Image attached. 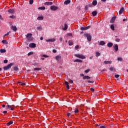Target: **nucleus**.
I'll return each mask as SVG.
<instances>
[{
	"mask_svg": "<svg viewBox=\"0 0 128 128\" xmlns=\"http://www.w3.org/2000/svg\"><path fill=\"white\" fill-rule=\"evenodd\" d=\"M70 113L67 114V116H68V118L70 117Z\"/></svg>",
	"mask_w": 128,
	"mask_h": 128,
	"instance_id": "680f3d73",
	"label": "nucleus"
},
{
	"mask_svg": "<svg viewBox=\"0 0 128 128\" xmlns=\"http://www.w3.org/2000/svg\"><path fill=\"white\" fill-rule=\"evenodd\" d=\"M116 20V17H112V18L110 20V24H114Z\"/></svg>",
	"mask_w": 128,
	"mask_h": 128,
	"instance_id": "f8f14e48",
	"label": "nucleus"
},
{
	"mask_svg": "<svg viewBox=\"0 0 128 128\" xmlns=\"http://www.w3.org/2000/svg\"><path fill=\"white\" fill-rule=\"evenodd\" d=\"M117 81H118V82H120V78H117Z\"/></svg>",
	"mask_w": 128,
	"mask_h": 128,
	"instance_id": "69168bd1",
	"label": "nucleus"
},
{
	"mask_svg": "<svg viewBox=\"0 0 128 128\" xmlns=\"http://www.w3.org/2000/svg\"><path fill=\"white\" fill-rule=\"evenodd\" d=\"M90 70H86L84 71V72H86V74H88V72H90Z\"/></svg>",
	"mask_w": 128,
	"mask_h": 128,
	"instance_id": "de8ad7c7",
	"label": "nucleus"
},
{
	"mask_svg": "<svg viewBox=\"0 0 128 128\" xmlns=\"http://www.w3.org/2000/svg\"><path fill=\"white\" fill-rule=\"evenodd\" d=\"M52 52H53V53L55 54L57 52V50H53Z\"/></svg>",
	"mask_w": 128,
	"mask_h": 128,
	"instance_id": "6e6d98bb",
	"label": "nucleus"
},
{
	"mask_svg": "<svg viewBox=\"0 0 128 128\" xmlns=\"http://www.w3.org/2000/svg\"><path fill=\"white\" fill-rule=\"evenodd\" d=\"M74 62H82V60L80 59H76V60H74Z\"/></svg>",
	"mask_w": 128,
	"mask_h": 128,
	"instance_id": "4468645a",
	"label": "nucleus"
},
{
	"mask_svg": "<svg viewBox=\"0 0 128 128\" xmlns=\"http://www.w3.org/2000/svg\"><path fill=\"white\" fill-rule=\"evenodd\" d=\"M96 4H98V2L96 0H94L92 2V6H96Z\"/></svg>",
	"mask_w": 128,
	"mask_h": 128,
	"instance_id": "aec40b11",
	"label": "nucleus"
},
{
	"mask_svg": "<svg viewBox=\"0 0 128 128\" xmlns=\"http://www.w3.org/2000/svg\"><path fill=\"white\" fill-rule=\"evenodd\" d=\"M68 46H72V42L70 40H68Z\"/></svg>",
	"mask_w": 128,
	"mask_h": 128,
	"instance_id": "4c0bfd02",
	"label": "nucleus"
},
{
	"mask_svg": "<svg viewBox=\"0 0 128 128\" xmlns=\"http://www.w3.org/2000/svg\"><path fill=\"white\" fill-rule=\"evenodd\" d=\"M10 31L9 32H7V34H5L4 35V36H3V38H5L6 37V36H8V34H10Z\"/></svg>",
	"mask_w": 128,
	"mask_h": 128,
	"instance_id": "2f4dec72",
	"label": "nucleus"
},
{
	"mask_svg": "<svg viewBox=\"0 0 128 128\" xmlns=\"http://www.w3.org/2000/svg\"><path fill=\"white\" fill-rule=\"evenodd\" d=\"M20 86H26V83L21 84H20Z\"/></svg>",
	"mask_w": 128,
	"mask_h": 128,
	"instance_id": "bf43d9fd",
	"label": "nucleus"
},
{
	"mask_svg": "<svg viewBox=\"0 0 128 128\" xmlns=\"http://www.w3.org/2000/svg\"><path fill=\"white\" fill-rule=\"evenodd\" d=\"M14 123L12 121H10L9 122L7 123V126H9L10 124H12Z\"/></svg>",
	"mask_w": 128,
	"mask_h": 128,
	"instance_id": "c85d7f7f",
	"label": "nucleus"
},
{
	"mask_svg": "<svg viewBox=\"0 0 128 128\" xmlns=\"http://www.w3.org/2000/svg\"><path fill=\"white\" fill-rule=\"evenodd\" d=\"M114 77H115V78H119V77H120V75H119V74H115Z\"/></svg>",
	"mask_w": 128,
	"mask_h": 128,
	"instance_id": "79ce46f5",
	"label": "nucleus"
},
{
	"mask_svg": "<svg viewBox=\"0 0 128 128\" xmlns=\"http://www.w3.org/2000/svg\"><path fill=\"white\" fill-rule=\"evenodd\" d=\"M118 60L119 62H122L123 60V58H122L119 57L118 58Z\"/></svg>",
	"mask_w": 128,
	"mask_h": 128,
	"instance_id": "72a5a7b5",
	"label": "nucleus"
},
{
	"mask_svg": "<svg viewBox=\"0 0 128 128\" xmlns=\"http://www.w3.org/2000/svg\"><path fill=\"white\" fill-rule=\"evenodd\" d=\"M109 70H110V72H113V70H115V68H110Z\"/></svg>",
	"mask_w": 128,
	"mask_h": 128,
	"instance_id": "37998d69",
	"label": "nucleus"
},
{
	"mask_svg": "<svg viewBox=\"0 0 128 128\" xmlns=\"http://www.w3.org/2000/svg\"><path fill=\"white\" fill-rule=\"evenodd\" d=\"M99 128H106V126H101Z\"/></svg>",
	"mask_w": 128,
	"mask_h": 128,
	"instance_id": "8fccbe9b",
	"label": "nucleus"
},
{
	"mask_svg": "<svg viewBox=\"0 0 128 128\" xmlns=\"http://www.w3.org/2000/svg\"><path fill=\"white\" fill-rule=\"evenodd\" d=\"M60 58H61V56H56V60H59V59Z\"/></svg>",
	"mask_w": 128,
	"mask_h": 128,
	"instance_id": "c9c22d12",
	"label": "nucleus"
},
{
	"mask_svg": "<svg viewBox=\"0 0 128 128\" xmlns=\"http://www.w3.org/2000/svg\"><path fill=\"white\" fill-rule=\"evenodd\" d=\"M90 91L94 92V88H90Z\"/></svg>",
	"mask_w": 128,
	"mask_h": 128,
	"instance_id": "5fc2aeb1",
	"label": "nucleus"
},
{
	"mask_svg": "<svg viewBox=\"0 0 128 128\" xmlns=\"http://www.w3.org/2000/svg\"><path fill=\"white\" fill-rule=\"evenodd\" d=\"M38 10H46V7L44 6L39 7L38 8Z\"/></svg>",
	"mask_w": 128,
	"mask_h": 128,
	"instance_id": "b1692460",
	"label": "nucleus"
},
{
	"mask_svg": "<svg viewBox=\"0 0 128 128\" xmlns=\"http://www.w3.org/2000/svg\"><path fill=\"white\" fill-rule=\"evenodd\" d=\"M88 84H94V82L93 81H90V80H88Z\"/></svg>",
	"mask_w": 128,
	"mask_h": 128,
	"instance_id": "49530a36",
	"label": "nucleus"
},
{
	"mask_svg": "<svg viewBox=\"0 0 128 128\" xmlns=\"http://www.w3.org/2000/svg\"><path fill=\"white\" fill-rule=\"evenodd\" d=\"M29 46L30 48H34L36 46V44L34 43H30V44Z\"/></svg>",
	"mask_w": 128,
	"mask_h": 128,
	"instance_id": "1a4fd4ad",
	"label": "nucleus"
},
{
	"mask_svg": "<svg viewBox=\"0 0 128 128\" xmlns=\"http://www.w3.org/2000/svg\"><path fill=\"white\" fill-rule=\"evenodd\" d=\"M71 18L72 17H68V20H70V21H72V20H70Z\"/></svg>",
	"mask_w": 128,
	"mask_h": 128,
	"instance_id": "e2e57ef3",
	"label": "nucleus"
},
{
	"mask_svg": "<svg viewBox=\"0 0 128 128\" xmlns=\"http://www.w3.org/2000/svg\"><path fill=\"white\" fill-rule=\"evenodd\" d=\"M90 28V26H88L86 27L82 26L80 27L81 30H86Z\"/></svg>",
	"mask_w": 128,
	"mask_h": 128,
	"instance_id": "39448f33",
	"label": "nucleus"
},
{
	"mask_svg": "<svg viewBox=\"0 0 128 128\" xmlns=\"http://www.w3.org/2000/svg\"><path fill=\"white\" fill-rule=\"evenodd\" d=\"M2 44H8L7 40H2Z\"/></svg>",
	"mask_w": 128,
	"mask_h": 128,
	"instance_id": "a878e982",
	"label": "nucleus"
},
{
	"mask_svg": "<svg viewBox=\"0 0 128 128\" xmlns=\"http://www.w3.org/2000/svg\"><path fill=\"white\" fill-rule=\"evenodd\" d=\"M104 44H105V42H104V41H101L100 42H99V45L101 46H103Z\"/></svg>",
	"mask_w": 128,
	"mask_h": 128,
	"instance_id": "4be33fe9",
	"label": "nucleus"
},
{
	"mask_svg": "<svg viewBox=\"0 0 128 128\" xmlns=\"http://www.w3.org/2000/svg\"><path fill=\"white\" fill-rule=\"evenodd\" d=\"M32 54H34V53L32 52H28V56H32Z\"/></svg>",
	"mask_w": 128,
	"mask_h": 128,
	"instance_id": "c03bdc74",
	"label": "nucleus"
},
{
	"mask_svg": "<svg viewBox=\"0 0 128 128\" xmlns=\"http://www.w3.org/2000/svg\"><path fill=\"white\" fill-rule=\"evenodd\" d=\"M110 28H111V30H114V25L113 24H111V26H110Z\"/></svg>",
	"mask_w": 128,
	"mask_h": 128,
	"instance_id": "473e14b6",
	"label": "nucleus"
},
{
	"mask_svg": "<svg viewBox=\"0 0 128 128\" xmlns=\"http://www.w3.org/2000/svg\"><path fill=\"white\" fill-rule=\"evenodd\" d=\"M4 18H3L2 17H0V20H3Z\"/></svg>",
	"mask_w": 128,
	"mask_h": 128,
	"instance_id": "338daca9",
	"label": "nucleus"
},
{
	"mask_svg": "<svg viewBox=\"0 0 128 128\" xmlns=\"http://www.w3.org/2000/svg\"><path fill=\"white\" fill-rule=\"evenodd\" d=\"M8 12L10 14H14V12H16V10L14 9H10L8 10Z\"/></svg>",
	"mask_w": 128,
	"mask_h": 128,
	"instance_id": "423d86ee",
	"label": "nucleus"
},
{
	"mask_svg": "<svg viewBox=\"0 0 128 128\" xmlns=\"http://www.w3.org/2000/svg\"><path fill=\"white\" fill-rule=\"evenodd\" d=\"M37 30L40 31L42 30V28L41 26H38L37 27Z\"/></svg>",
	"mask_w": 128,
	"mask_h": 128,
	"instance_id": "f704fd0d",
	"label": "nucleus"
},
{
	"mask_svg": "<svg viewBox=\"0 0 128 128\" xmlns=\"http://www.w3.org/2000/svg\"><path fill=\"white\" fill-rule=\"evenodd\" d=\"M90 76H84L83 77L84 80H90Z\"/></svg>",
	"mask_w": 128,
	"mask_h": 128,
	"instance_id": "f3484780",
	"label": "nucleus"
},
{
	"mask_svg": "<svg viewBox=\"0 0 128 128\" xmlns=\"http://www.w3.org/2000/svg\"><path fill=\"white\" fill-rule=\"evenodd\" d=\"M70 2V0H66L64 2V4H66L67 6V4H69Z\"/></svg>",
	"mask_w": 128,
	"mask_h": 128,
	"instance_id": "2eb2a0df",
	"label": "nucleus"
},
{
	"mask_svg": "<svg viewBox=\"0 0 128 128\" xmlns=\"http://www.w3.org/2000/svg\"><path fill=\"white\" fill-rule=\"evenodd\" d=\"M0 52H1V54H4L5 52H6V50L1 49L0 50Z\"/></svg>",
	"mask_w": 128,
	"mask_h": 128,
	"instance_id": "412c9836",
	"label": "nucleus"
},
{
	"mask_svg": "<svg viewBox=\"0 0 128 128\" xmlns=\"http://www.w3.org/2000/svg\"><path fill=\"white\" fill-rule=\"evenodd\" d=\"M44 6H52V2H46L44 3Z\"/></svg>",
	"mask_w": 128,
	"mask_h": 128,
	"instance_id": "ddd939ff",
	"label": "nucleus"
},
{
	"mask_svg": "<svg viewBox=\"0 0 128 128\" xmlns=\"http://www.w3.org/2000/svg\"><path fill=\"white\" fill-rule=\"evenodd\" d=\"M124 12V7H122L119 11V14H122Z\"/></svg>",
	"mask_w": 128,
	"mask_h": 128,
	"instance_id": "9b49d317",
	"label": "nucleus"
},
{
	"mask_svg": "<svg viewBox=\"0 0 128 128\" xmlns=\"http://www.w3.org/2000/svg\"><path fill=\"white\" fill-rule=\"evenodd\" d=\"M114 49L115 50V51L117 52L118 50V44H115V46H114Z\"/></svg>",
	"mask_w": 128,
	"mask_h": 128,
	"instance_id": "a211bd4d",
	"label": "nucleus"
},
{
	"mask_svg": "<svg viewBox=\"0 0 128 128\" xmlns=\"http://www.w3.org/2000/svg\"><path fill=\"white\" fill-rule=\"evenodd\" d=\"M68 82H70V84H72L74 82L72 81V80H70L68 81Z\"/></svg>",
	"mask_w": 128,
	"mask_h": 128,
	"instance_id": "603ef678",
	"label": "nucleus"
},
{
	"mask_svg": "<svg viewBox=\"0 0 128 128\" xmlns=\"http://www.w3.org/2000/svg\"><path fill=\"white\" fill-rule=\"evenodd\" d=\"M11 106L10 105H8L7 106V108H12V107H10Z\"/></svg>",
	"mask_w": 128,
	"mask_h": 128,
	"instance_id": "052dcab7",
	"label": "nucleus"
},
{
	"mask_svg": "<svg viewBox=\"0 0 128 128\" xmlns=\"http://www.w3.org/2000/svg\"><path fill=\"white\" fill-rule=\"evenodd\" d=\"M89 8H92V4H90L85 6V10H88Z\"/></svg>",
	"mask_w": 128,
	"mask_h": 128,
	"instance_id": "6e6552de",
	"label": "nucleus"
},
{
	"mask_svg": "<svg viewBox=\"0 0 128 128\" xmlns=\"http://www.w3.org/2000/svg\"><path fill=\"white\" fill-rule=\"evenodd\" d=\"M84 36L86 37L88 42H90L92 41V36H90V34L86 33V34H84Z\"/></svg>",
	"mask_w": 128,
	"mask_h": 128,
	"instance_id": "f257e3e1",
	"label": "nucleus"
},
{
	"mask_svg": "<svg viewBox=\"0 0 128 128\" xmlns=\"http://www.w3.org/2000/svg\"><path fill=\"white\" fill-rule=\"evenodd\" d=\"M14 70L16 72H17L18 70V66H16L14 67Z\"/></svg>",
	"mask_w": 128,
	"mask_h": 128,
	"instance_id": "bb28decb",
	"label": "nucleus"
},
{
	"mask_svg": "<svg viewBox=\"0 0 128 128\" xmlns=\"http://www.w3.org/2000/svg\"><path fill=\"white\" fill-rule=\"evenodd\" d=\"M74 48L76 49V50H78V48H80V47H79V46H78V45H76V46H74Z\"/></svg>",
	"mask_w": 128,
	"mask_h": 128,
	"instance_id": "ea45409f",
	"label": "nucleus"
},
{
	"mask_svg": "<svg viewBox=\"0 0 128 128\" xmlns=\"http://www.w3.org/2000/svg\"><path fill=\"white\" fill-rule=\"evenodd\" d=\"M32 34H26V38H28V40H32Z\"/></svg>",
	"mask_w": 128,
	"mask_h": 128,
	"instance_id": "20e7f679",
	"label": "nucleus"
},
{
	"mask_svg": "<svg viewBox=\"0 0 128 128\" xmlns=\"http://www.w3.org/2000/svg\"><path fill=\"white\" fill-rule=\"evenodd\" d=\"M3 114H7V111H4V112H3Z\"/></svg>",
	"mask_w": 128,
	"mask_h": 128,
	"instance_id": "0e129e2a",
	"label": "nucleus"
},
{
	"mask_svg": "<svg viewBox=\"0 0 128 128\" xmlns=\"http://www.w3.org/2000/svg\"><path fill=\"white\" fill-rule=\"evenodd\" d=\"M65 84H66V86H68V82H65Z\"/></svg>",
	"mask_w": 128,
	"mask_h": 128,
	"instance_id": "4d7b16f0",
	"label": "nucleus"
},
{
	"mask_svg": "<svg viewBox=\"0 0 128 128\" xmlns=\"http://www.w3.org/2000/svg\"><path fill=\"white\" fill-rule=\"evenodd\" d=\"M104 64H111V61H104Z\"/></svg>",
	"mask_w": 128,
	"mask_h": 128,
	"instance_id": "393cba45",
	"label": "nucleus"
},
{
	"mask_svg": "<svg viewBox=\"0 0 128 128\" xmlns=\"http://www.w3.org/2000/svg\"><path fill=\"white\" fill-rule=\"evenodd\" d=\"M14 66V64L10 63L9 64H8V66L3 67V69L4 70H8L10 68V67H12V66Z\"/></svg>",
	"mask_w": 128,
	"mask_h": 128,
	"instance_id": "7ed1b4c3",
	"label": "nucleus"
},
{
	"mask_svg": "<svg viewBox=\"0 0 128 128\" xmlns=\"http://www.w3.org/2000/svg\"><path fill=\"white\" fill-rule=\"evenodd\" d=\"M44 19V17H38L37 18V20H42Z\"/></svg>",
	"mask_w": 128,
	"mask_h": 128,
	"instance_id": "c756f323",
	"label": "nucleus"
},
{
	"mask_svg": "<svg viewBox=\"0 0 128 128\" xmlns=\"http://www.w3.org/2000/svg\"><path fill=\"white\" fill-rule=\"evenodd\" d=\"M10 108V110H14V107H12L11 108Z\"/></svg>",
	"mask_w": 128,
	"mask_h": 128,
	"instance_id": "13d9d810",
	"label": "nucleus"
},
{
	"mask_svg": "<svg viewBox=\"0 0 128 128\" xmlns=\"http://www.w3.org/2000/svg\"><path fill=\"white\" fill-rule=\"evenodd\" d=\"M8 63V60H4V64H7Z\"/></svg>",
	"mask_w": 128,
	"mask_h": 128,
	"instance_id": "864d4df0",
	"label": "nucleus"
},
{
	"mask_svg": "<svg viewBox=\"0 0 128 128\" xmlns=\"http://www.w3.org/2000/svg\"><path fill=\"white\" fill-rule=\"evenodd\" d=\"M50 10H58V7L54 6H50Z\"/></svg>",
	"mask_w": 128,
	"mask_h": 128,
	"instance_id": "0eeeda50",
	"label": "nucleus"
},
{
	"mask_svg": "<svg viewBox=\"0 0 128 128\" xmlns=\"http://www.w3.org/2000/svg\"><path fill=\"white\" fill-rule=\"evenodd\" d=\"M95 56L96 57H98L99 56H100V53L98 52H96V53H95Z\"/></svg>",
	"mask_w": 128,
	"mask_h": 128,
	"instance_id": "7c9ffc66",
	"label": "nucleus"
},
{
	"mask_svg": "<svg viewBox=\"0 0 128 128\" xmlns=\"http://www.w3.org/2000/svg\"><path fill=\"white\" fill-rule=\"evenodd\" d=\"M74 56L78 58H80L82 60H84L86 59V56L82 54H74Z\"/></svg>",
	"mask_w": 128,
	"mask_h": 128,
	"instance_id": "f03ea898",
	"label": "nucleus"
},
{
	"mask_svg": "<svg viewBox=\"0 0 128 128\" xmlns=\"http://www.w3.org/2000/svg\"><path fill=\"white\" fill-rule=\"evenodd\" d=\"M12 30H14V32H16V30H17L16 26H12Z\"/></svg>",
	"mask_w": 128,
	"mask_h": 128,
	"instance_id": "6ab92c4d",
	"label": "nucleus"
},
{
	"mask_svg": "<svg viewBox=\"0 0 128 128\" xmlns=\"http://www.w3.org/2000/svg\"><path fill=\"white\" fill-rule=\"evenodd\" d=\"M67 89H68V90L70 89V86H68V85H67Z\"/></svg>",
	"mask_w": 128,
	"mask_h": 128,
	"instance_id": "774afa93",
	"label": "nucleus"
},
{
	"mask_svg": "<svg viewBox=\"0 0 128 128\" xmlns=\"http://www.w3.org/2000/svg\"><path fill=\"white\" fill-rule=\"evenodd\" d=\"M74 114H78V108H76V110H74Z\"/></svg>",
	"mask_w": 128,
	"mask_h": 128,
	"instance_id": "a19ab883",
	"label": "nucleus"
},
{
	"mask_svg": "<svg viewBox=\"0 0 128 128\" xmlns=\"http://www.w3.org/2000/svg\"><path fill=\"white\" fill-rule=\"evenodd\" d=\"M68 30V24H65L64 27V28H63V30Z\"/></svg>",
	"mask_w": 128,
	"mask_h": 128,
	"instance_id": "cd10ccee",
	"label": "nucleus"
},
{
	"mask_svg": "<svg viewBox=\"0 0 128 128\" xmlns=\"http://www.w3.org/2000/svg\"><path fill=\"white\" fill-rule=\"evenodd\" d=\"M92 14L94 16H96L98 14V12H96V11H94L93 12H92Z\"/></svg>",
	"mask_w": 128,
	"mask_h": 128,
	"instance_id": "5701e85b",
	"label": "nucleus"
},
{
	"mask_svg": "<svg viewBox=\"0 0 128 128\" xmlns=\"http://www.w3.org/2000/svg\"><path fill=\"white\" fill-rule=\"evenodd\" d=\"M34 70H41V68H34Z\"/></svg>",
	"mask_w": 128,
	"mask_h": 128,
	"instance_id": "a18cd8bd",
	"label": "nucleus"
},
{
	"mask_svg": "<svg viewBox=\"0 0 128 128\" xmlns=\"http://www.w3.org/2000/svg\"><path fill=\"white\" fill-rule=\"evenodd\" d=\"M29 4H34V0H30Z\"/></svg>",
	"mask_w": 128,
	"mask_h": 128,
	"instance_id": "58836bf2",
	"label": "nucleus"
},
{
	"mask_svg": "<svg viewBox=\"0 0 128 128\" xmlns=\"http://www.w3.org/2000/svg\"><path fill=\"white\" fill-rule=\"evenodd\" d=\"M56 40L54 38H50L46 40V42H54Z\"/></svg>",
	"mask_w": 128,
	"mask_h": 128,
	"instance_id": "9d476101",
	"label": "nucleus"
},
{
	"mask_svg": "<svg viewBox=\"0 0 128 128\" xmlns=\"http://www.w3.org/2000/svg\"><path fill=\"white\" fill-rule=\"evenodd\" d=\"M42 57L44 58H49V56L46 54H43L42 55Z\"/></svg>",
	"mask_w": 128,
	"mask_h": 128,
	"instance_id": "e433bc0d",
	"label": "nucleus"
},
{
	"mask_svg": "<svg viewBox=\"0 0 128 128\" xmlns=\"http://www.w3.org/2000/svg\"><path fill=\"white\" fill-rule=\"evenodd\" d=\"M80 77H84V76H84V74H80Z\"/></svg>",
	"mask_w": 128,
	"mask_h": 128,
	"instance_id": "3c124183",
	"label": "nucleus"
},
{
	"mask_svg": "<svg viewBox=\"0 0 128 128\" xmlns=\"http://www.w3.org/2000/svg\"><path fill=\"white\" fill-rule=\"evenodd\" d=\"M107 46H108V48H112L113 46V44L112 42H109L107 44Z\"/></svg>",
	"mask_w": 128,
	"mask_h": 128,
	"instance_id": "dca6fc26",
	"label": "nucleus"
},
{
	"mask_svg": "<svg viewBox=\"0 0 128 128\" xmlns=\"http://www.w3.org/2000/svg\"><path fill=\"white\" fill-rule=\"evenodd\" d=\"M115 40L116 42H120V39H119V38H116V40Z\"/></svg>",
	"mask_w": 128,
	"mask_h": 128,
	"instance_id": "09e8293b",
	"label": "nucleus"
}]
</instances>
